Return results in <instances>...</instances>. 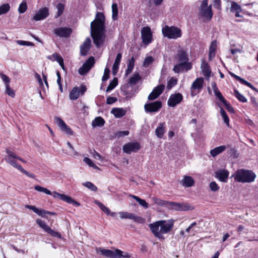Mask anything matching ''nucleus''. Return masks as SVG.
Wrapping results in <instances>:
<instances>
[{
    "mask_svg": "<svg viewBox=\"0 0 258 258\" xmlns=\"http://www.w3.org/2000/svg\"><path fill=\"white\" fill-rule=\"evenodd\" d=\"M217 43L216 41H213L211 42L210 48H209V59H211L213 58L216 54V50L217 49Z\"/></svg>",
    "mask_w": 258,
    "mask_h": 258,
    "instance_id": "34",
    "label": "nucleus"
},
{
    "mask_svg": "<svg viewBox=\"0 0 258 258\" xmlns=\"http://www.w3.org/2000/svg\"><path fill=\"white\" fill-rule=\"evenodd\" d=\"M154 61V58L152 56L147 57L144 61L143 66L145 67H148Z\"/></svg>",
    "mask_w": 258,
    "mask_h": 258,
    "instance_id": "56",
    "label": "nucleus"
},
{
    "mask_svg": "<svg viewBox=\"0 0 258 258\" xmlns=\"http://www.w3.org/2000/svg\"><path fill=\"white\" fill-rule=\"evenodd\" d=\"M162 32L164 37L170 39H176L182 35L181 29L175 26H165L162 28Z\"/></svg>",
    "mask_w": 258,
    "mask_h": 258,
    "instance_id": "5",
    "label": "nucleus"
},
{
    "mask_svg": "<svg viewBox=\"0 0 258 258\" xmlns=\"http://www.w3.org/2000/svg\"><path fill=\"white\" fill-rule=\"evenodd\" d=\"M135 65V59L132 57L130 59L128 60L127 63V68L125 71V76H127L133 70Z\"/></svg>",
    "mask_w": 258,
    "mask_h": 258,
    "instance_id": "37",
    "label": "nucleus"
},
{
    "mask_svg": "<svg viewBox=\"0 0 258 258\" xmlns=\"http://www.w3.org/2000/svg\"><path fill=\"white\" fill-rule=\"evenodd\" d=\"M117 101V99L115 97H108L106 100V103L107 104H111Z\"/></svg>",
    "mask_w": 258,
    "mask_h": 258,
    "instance_id": "64",
    "label": "nucleus"
},
{
    "mask_svg": "<svg viewBox=\"0 0 258 258\" xmlns=\"http://www.w3.org/2000/svg\"><path fill=\"white\" fill-rule=\"evenodd\" d=\"M131 254L120 249H115V258H130Z\"/></svg>",
    "mask_w": 258,
    "mask_h": 258,
    "instance_id": "35",
    "label": "nucleus"
},
{
    "mask_svg": "<svg viewBox=\"0 0 258 258\" xmlns=\"http://www.w3.org/2000/svg\"><path fill=\"white\" fill-rule=\"evenodd\" d=\"M140 149V144L137 142H130L125 144L122 148L124 153L131 154L132 152H136Z\"/></svg>",
    "mask_w": 258,
    "mask_h": 258,
    "instance_id": "14",
    "label": "nucleus"
},
{
    "mask_svg": "<svg viewBox=\"0 0 258 258\" xmlns=\"http://www.w3.org/2000/svg\"><path fill=\"white\" fill-rule=\"evenodd\" d=\"M162 107L160 101H155L153 103H147L144 105L145 110L147 113L158 111Z\"/></svg>",
    "mask_w": 258,
    "mask_h": 258,
    "instance_id": "15",
    "label": "nucleus"
},
{
    "mask_svg": "<svg viewBox=\"0 0 258 258\" xmlns=\"http://www.w3.org/2000/svg\"><path fill=\"white\" fill-rule=\"evenodd\" d=\"M94 63V58L93 56L90 57L79 69V73L81 75L86 74L93 67Z\"/></svg>",
    "mask_w": 258,
    "mask_h": 258,
    "instance_id": "11",
    "label": "nucleus"
},
{
    "mask_svg": "<svg viewBox=\"0 0 258 258\" xmlns=\"http://www.w3.org/2000/svg\"><path fill=\"white\" fill-rule=\"evenodd\" d=\"M72 32L71 28L68 27H59L53 30V33L60 37H69Z\"/></svg>",
    "mask_w": 258,
    "mask_h": 258,
    "instance_id": "17",
    "label": "nucleus"
},
{
    "mask_svg": "<svg viewBox=\"0 0 258 258\" xmlns=\"http://www.w3.org/2000/svg\"><path fill=\"white\" fill-rule=\"evenodd\" d=\"M165 86L163 84L157 86L149 94L148 99L149 100H153L156 99L163 92Z\"/></svg>",
    "mask_w": 258,
    "mask_h": 258,
    "instance_id": "20",
    "label": "nucleus"
},
{
    "mask_svg": "<svg viewBox=\"0 0 258 258\" xmlns=\"http://www.w3.org/2000/svg\"><path fill=\"white\" fill-rule=\"evenodd\" d=\"M56 8L57 9V14L55 17L58 18L62 14L64 6L62 4L59 3L57 5Z\"/></svg>",
    "mask_w": 258,
    "mask_h": 258,
    "instance_id": "55",
    "label": "nucleus"
},
{
    "mask_svg": "<svg viewBox=\"0 0 258 258\" xmlns=\"http://www.w3.org/2000/svg\"><path fill=\"white\" fill-rule=\"evenodd\" d=\"M181 184L184 187H189L193 186L195 184L194 178L190 176H184L180 182Z\"/></svg>",
    "mask_w": 258,
    "mask_h": 258,
    "instance_id": "27",
    "label": "nucleus"
},
{
    "mask_svg": "<svg viewBox=\"0 0 258 258\" xmlns=\"http://www.w3.org/2000/svg\"><path fill=\"white\" fill-rule=\"evenodd\" d=\"M16 42L17 44L20 45H26V46H33L34 44L29 41H26L24 40H16Z\"/></svg>",
    "mask_w": 258,
    "mask_h": 258,
    "instance_id": "58",
    "label": "nucleus"
},
{
    "mask_svg": "<svg viewBox=\"0 0 258 258\" xmlns=\"http://www.w3.org/2000/svg\"><path fill=\"white\" fill-rule=\"evenodd\" d=\"M176 58L180 62L191 63L190 62H188V57L187 54L183 50H180L177 52Z\"/></svg>",
    "mask_w": 258,
    "mask_h": 258,
    "instance_id": "26",
    "label": "nucleus"
},
{
    "mask_svg": "<svg viewBox=\"0 0 258 258\" xmlns=\"http://www.w3.org/2000/svg\"><path fill=\"white\" fill-rule=\"evenodd\" d=\"M201 69L203 75L206 78H209L211 75V70L206 62H203L201 65Z\"/></svg>",
    "mask_w": 258,
    "mask_h": 258,
    "instance_id": "36",
    "label": "nucleus"
},
{
    "mask_svg": "<svg viewBox=\"0 0 258 258\" xmlns=\"http://www.w3.org/2000/svg\"><path fill=\"white\" fill-rule=\"evenodd\" d=\"M111 113L114 115L116 118H121L126 113V110L122 108H113Z\"/></svg>",
    "mask_w": 258,
    "mask_h": 258,
    "instance_id": "28",
    "label": "nucleus"
},
{
    "mask_svg": "<svg viewBox=\"0 0 258 258\" xmlns=\"http://www.w3.org/2000/svg\"><path fill=\"white\" fill-rule=\"evenodd\" d=\"M110 70L108 68H105L104 72V75L102 77V80L106 81L109 78Z\"/></svg>",
    "mask_w": 258,
    "mask_h": 258,
    "instance_id": "61",
    "label": "nucleus"
},
{
    "mask_svg": "<svg viewBox=\"0 0 258 258\" xmlns=\"http://www.w3.org/2000/svg\"><path fill=\"white\" fill-rule=\"evenodd\" d=\"M191 69V63H184L183 62H180L174 66L173 70L175 73H179L180 72H182L184 70L186 71H188Z\"/></svg>",
    "mask_w": 258,
    "mask_h": 258,
    "instance_id": "24",
    "label": "nucleus"
},
{
    "mask_svg": "<svg viewBox=\"0 0 258 258\" xmlns=\"http://www.w3.org/2000/svg\"><path fill=\"white\" fill-rule=\"evenodd\" d=\"M1 77L2 80L5 82L6 85H10L9 83L10 82V79L8 76L5 74H1Z\"/></svg>",
    "mask_w": 258,
    "mask_h": 258,
    "instance_id": "62",
    "label": "nucleus"
},
{
    "mask_svg": "<svg viewBox=\"0 0 258 258\" xmlns=\"http://www.w3.org/2000/svg\"><path fill=\"white\" fill-rule=\"evenodd\" d=\"M97 254L102 255L108 258H115V250L97 247L96 249Z\"/></svg>",
    "mask_w": 258,
    "mask_h": 258,
    "instance_id": "21",
    "label": "nucleus"
},
{
    "mask_svg": "<svg viewBox=\"0 0 258 258\" xmlns=\"http://www.w3.org/2000/svg\"><path fill=\"white\" fill-rule=\"evenodd\" d=\"M49 15L48 9L44 8L39 10L34 16L33 19L35 21H40L46 18Z\"/></svg>",
    "mask_w": 258,
    "mask_h": 258,
    "instance_id": "22",
    "label": "nucleus"
},
{
    "mask_svg": "<svg viewBox=\"0 0 258 258\" xmlns=\"http://www.w3.org/2000/svg\"><path fill=\"white\" fill-rule=\"evenodd\" d=\"M91 42L90 38H87L80 46V53L82 55L85 56L87 54L90 48Z\"/></svg>",
    "mask_w": 258,
    "mask_h": 258,
    "instance_id": "25",
    "label": "nucleus"
},
{
    "mask_svg": "<svg viewBox=\"0 0 258 258\" xmlns=\"http://www.w3.org/2000/svg\"><path fill=\"white\" fill-rule=\"evenodd\" d=\"M105 21L104 14L97 12L95 20L91 23V34L93 42L99 47L103 43L105 39Z\"/></svg>",
    "mask_w": 258,
    "mask_h": 258,
    "instance_id": "1",
    "label": "nucleus"
},
{
    "mask_svg": "<svg viewBox=\"0 0 258 258\" xmlns=\"http://www.w3.org/2000/svg\"><path fill=\"white\" fill-rule=\"evenodd\" d=\"M121 57L122 55L120 53H118L116 55L115 61L112 66V73L114 75L117 73L118 70Z\"/></svg>",
    "mask_w": 258,
    "mask_h": 258,
    "instance_id": "30",
    "label": "nucleus"
},
{
    "mask_svg": "<svg viewBox=\"0 0 258 258\" xmlns=\"http://www.w3.org/2000/svg\"><path fill=\"white\" fill-rule=\"evenodd\" d=\"M239 81L242 84L246 85L248 86V87L251 88L253 90L255 89V88L249 82L246 81V80H244L243 79L241 78H238Z\"/></svg>",
    "mask_w": 258,
    "mask_h": 258,
    "instance_id": "59",
    "label": "nucleus"
},
{
    "mask_svg": "<svg viewBox=\"0 0 258 258\" xmlns=\"http://www.w3.org/2000/svg\"><path fill=\"white\" fill-rule=\"evenodd\" d=\"M165 132V123L164 122L160 123L158 127L155 130L156 135L158 138L161 139L162 138Z\"/></svg>",
    "mask_w": 258,
    "mask_h": 258,
    "instance_id": "29",
    "label": "nucleus"
},
{
    "mask_svg": "<svg viewBox=\"0 0 258 258\" xmlns=\"http://www.w3.org/2000/svg\"><path fill=\"white\" fill-rule=\"evenodd\" d=\"M129 131H119L115 133V136L120 138L123 136H127L129 135Z\"/></svg>",
    "mask_w": 258,
    "mask_h": 258,
    "instance_id": "60",
    "label": "nucleus"
},
{
    "mask_svg": "<svg viewBox=\"0 0 258 258\" xmlns=\"http://www.w3.org/2000/svg\"><path fill=\"white\" fill-rule=\"evenodd\" d=\"M27 208L32 210L34 213H36L39 216L42 217H45V214H49L51 215H54V213L46 211L43 209H38L34 206L27 205L26 206Z\"/></svg>",
    "mask_w": 258,
    "mask_h": 258,
    "instance_id": "23",
    "label": "nucleus"
},
{
    "mask_svg": "<svg viewBox=\"0 0 258 258\" xmlns=\"http://www.w3.org/2000/svg\"><path fill=\"white\" fill-rule=\"evenodd\" d=\"M226 149V146L225 145L217 147L210 151V154L212 157H215L224 151Z\"/></svg>",
    "mask_w": 258,
    "mask_h": 258,
    "instance_id": "33",
    "label": "nucleus"
},
{
    "mask_svg": "<svg viewBox=\"0 0 258 258\" xmlns=\"http://www.w3.org/2000/svg\"><path fill=\"white\" fill-rule=\"evenodd\" d=\"M6 93L12 97H14L15 96V93L14 91L11 88L10 85H6Z\"/></svg>",
    "mask_w": 258,
    "mask_h": 258,
    "instance_id": "54",
    "label": "nucleus"
},
{
    "mask_svg": "<svg viewBox=\"0 0 258 258\" xmlns=\"http://www.w3.org/2000/svg\"><path fill=\"white\" fill-rule=\"evenodd\" d=\"M82 185L93 191H96L97 190V186L91 182L87 181L83 182Z\"/></svg>",
    "mask_w": 258,
    "mask_h": 258,
    "instance_id": "46",
    "label": "nucleus"
},
{
    "mask_svg": "<svg viewBox=\"0 0 258 258\" xmlns=\"http://www.w3.org/2000/svg\"><path fill=\"white\" fill-rule=\"evenodd\" d=\"M170 205L172 208L180 211H185L193 210L194 207L188 203L170 202Z\"/></svg>",
    "mask_w": 258,
    "mask_h": 258,
    "instance_id": "13",
    "label": "nucleus"
},
{
    "mask_svg": "<svg viewBox=\"0 0 258 258\" xmlns=\"http://www.w3.org/2000/svg\"><path fill=\"white\" fill-rule=\"evenodd\" d=\"M141 78L138 73H135L132 77L130 78L128 83L131 85H135L141 80Z\"/></svg>",
    "mask_w": 258,
    "mask_h": 258,
    "instance_id": "40",
    "label": "nucleus"
},
{
    "mask_svg": "<svg viewBox=\"0 0 258 258\" xmlns=\"http://www.w3.org/2000/svg\"><path fill=\"white\" fill-rule=\"evenodd\" d=\"M36 223L42 229L44 230V231L50 234L51 236L57 237L60 239L61 238V235L60 233L51 229L50 227L45 223L44 221L40 219H38L36 220Z\"/></svg>",
    "mask_w": 258,
    "mask_h": 258,
    "instance_id": "9",
    "label": "nucleus"
},
{
    "mask_svg": "<svg viewBox=\"0 0 258 258\" xmlns=\"http://www.w3.org/2000/svg\"><path fill=\"white\" fill-rule=\"evenodd\" d=\"M220 113L223 119L224 122L228 126H229V119L227 115L226 112L224 111L223 108H220Z\"/></svg>",
    "mask_w": 258,
    "mask_h": 258,
    "instance_id": "49",
    "label": "nucleus"
},
{
    "mask_svg": "<svg viewBox=\"0 0 258 258\" xmlns=\"http://www.w3.org/2000/svg\"><path fill=\"white\" fill-rule=\"evenodd\" d=\"M19 168H20L19 170L24 174H25L27 176L32 178H34L35 177V175L33 173H30L28 172V171L24 169L22 167H19Z\"/></svg>",
    "mask_w": 258,
    "mask_h": 258,
    "instance_id": "63",
    "label": "nucleus"
},
{
    "mask_svg": "<svg viewBox=\"0 0 258 258\" xmlns=\"http://www.w3.org/2000/svg\"><path fill=\"white\" fill-rule=\"evenodd\" d=\"M177 83V79L174 77L171 78L168 81L167 88L168 90L171 89L175 86Z\"/></svg>",
    "mask_w": 258,
    "mask_h": 258,
    "instance_id": "45",
    "label": "nucleus"
},
{
    "mask_svg": "<svg viewBox=\"0 0 258 258\" xmlns=\"http://www.w3.org/2000/svg\"><path fill=\"white\" fill-rule=\"evenodd\" d=\"M229 173L225 169H220L215 172V177L219 181L227 182Z\"/></svg>",
    "mask_w": 258,
    "mask_h": 258,
    "instance_id": "19",
    "label": "nucleus"
},
{
    "mask_svg": "<svg viewBox=\"0 0 258 258\" xmlns=\"http://www.w3.org/2000/svg\"><path fill=\"white\" fill-rule=\"evenodd\" d=\"M211 190L213 191H216L219 189V186L215 181L211 182L209 184Z\"/></svg>",
    "mask_w": 258,
    "mask_h": 258,
    "instance_id": "57",
    "label": "nucleus"
},
{
    "mask_svg": "<svg viewBox=\"0 0 258 258\" xmlns=\"http://www.w3.org/2000/svg\"><path fill=\"white\" fill-rule=\"evenodd\" d=\"M234 95L240 101L242 102H246L247 101L246 98L237 90H234Z\"/></svg>",
    "mask_w": 258,
    "mask_h": 258,
    "instance_id": "53",
    "label": "nucleus"
},
{
    "mask_svg": "<svg viewBox=\"0 0 258 258\" xmlns=\"http://www.w3.org/2000/svg\"><path fill=\"white\" fill-rule=\"evenodd\" d=\"M54 122L59 126L60 129L69 135H73V132L71 128L67 125L65 122L59 117L55 116Z\"/></svg>",
    "mask_w": 258,
    "mask_h": 258,
    "instance_id": "12",
    "label": "nucleus"
},
{
    "mask_svg": "<svg viewBox=\"0 0 258 258\" xmlns=\"http://www.w3.org/2000/svg\"><path fill=\"white\" fill-rule=\"evenodd\" d=\"M118 214L121 219H128L132 220L133 213L127 212H120L118 213Z\"/></svg>",
    "mask_w": 258,
    "mask_h": 258,
    "instance_id": "48",
    "label": "nucleus"
},
{
    "mask_svg": "<svg viewBox=\"0 0 258 258\" xmlns=\"http://www.w3.org/2000/svg\"><path fill=\"white\" fill-rule=\"evenodd\" d=\"M174 225L173 220H159L151 223L149 227L154 235L159 239H164V234L169 233Z\"/></svg>",
    "mask_w": 258,
    "mask_h": 258,
    "instance_id": "2",
    "label": "nucleus"
},
{
    "mask_svg": "<svg viewBox=\"0 0 258 258\" xmlns=\"http://www.w3.org/2000/svg\"><path fill=\"white\" fill-rule=\"evenodd\" d=\"M200 15L206 20H210L213 16L211 6H208V3L202 2L200 12Z\"/></svg>",
    "mask_w": 258,
    "mask_h": 258,
    "instance_id": "8",
    "label": "nucleus"
},
{
    "mask_svg": "<svg viewBox=\"0 0 258 258\" xmlns=\"http://www.w3.org/2000/svg\"><path fill=\"white\" fill-rule=\"evenodd\" d=\"M104 123L105 121L101 117H97L93 120L92 124L94 127L102 126Z\"/></svg>",
    "mask_w": 258,
    "mask_h": 258,
    "instance_id": "39",
    "label": "nucleus"
},
{
    "mask_svg": "<svg viewBox=\"0 0 258 258\" xmlns=\"http://www.w3.org/2000/svg\"><path fill=\"white\" fill-rule=\"evenodd\" d=\"M83 161L86 164H87L89 167H92L95 169H99V167L97 166H96L90 158L88 157H85L83 159Z\"/></svg>",
    "mask_w": 258,
    "mask_h": 258,
    "instance_id": "47",
    "label": "nucleus"
},
{
    "mask_svg": "<svg viewBox=\"0 0 258 258\" xmlns=\"http://www.w3.org/2000/svg\"><path fill=\"white\" fill-rule=\"evenodd\" d=\"M112 18L113 20L117 19L118 17V7L116 3H113L112 5Z\"/></svg>",
    "mask_w": 258,
    "mask_h": 258,
    "instance_id": "42",
    "label": "nucleus"
},
{
    "mask_svg": "<svg viewBox=\"0 0 258 258\" xmlns=\"http://www.w3.org/2000/svg\"><path fill=\"white\" fill-rule=\"evenodd\" d=\"M212 88L213 89L214 93L216 97L223 103H226V100L222 96V94L218 89L215 83H213L212 85Z\"/></svg>",
    "mask_w": 258,
    "mask_h": 258,
    "instance_id": "32",
    "label": "nucleus"
},
{
    "mask_svg": "<svg viewBox=\"0 0 258 258\" xmlns=\"http://www.w3.org/2000/svg\"><path fill=\"white\" fill-rule=\"evenodd\" d=\"M134 222L139 223L143 224L145 222V219L142 217L137 216L135 214H133L132 219Z\"/></svg>",
    "mask_w": 258,
    "mask_h": 258,
    "instance_id": "51",
    "label": "nucleus"
},
{
    "mask_svg": "<svg viewBox=\"0 0 258 258\" xmlns=\"http://www.w3.org/2000/svg\"><path fill=\"white\" fill-rule=\"evenodd\" d=\"M130 197H131L132 198H133L134 199L136 200L138 202V203L141 206L144 207V208L146 209V208H148L149 207V205L146 202L145 200H144L143 199H142L140 198L139 197H137L136 196H135V195H130Z\"/></svg>",
    "mask_w": 258,
    "mask_h": 258,
    "instance_id": "38",
    "label": "nucleus"
},
{
    "mask_svg": "<svg viewBox=\"0 0 258 258\" xmlns=\"http://www.w3.org/2000/svg\"><path fill=\"white\" fill-rule=\"evenodd\" d=\"M6 152L7 154V155L5 158L6 161L12 166L17 168L19 170L20 169L19 167L22 166L17 163V160H18V156H17L14 152L10 151L8 149H6Z\"/></svg>",
    "mask_w": 258,
    "mask_h": 258,
    "instance_id": "7",
    "label": "nucleus"
},
{
    "mask_svg": "<svg viewBox=\"0 0 258 258\" xmlns=\"http://www.w3.org/2000/svg\"><path fill=\"white\" fill-rule=\"evenodd\" d=\"M86 91V88L82 86L80 88L77 87H75L73 88L69 94V97L71 100H76L79 97L80 93L83 94Z\"/></svg>",
    "mask_w": 258,
    "mask_h": 258,
    "instance_id": "18",
    "label": "nucleus"
},
{
    "mask_svg": "<svg viewBox=\"0 0 258 258\" xmlns=\"http://www.w3.org/2000/svg\"><path fill=\"white\" fill-rule=\"evenodd\" d=\"M182 99L183 96L179 93L172 94L168 100V105L170 107H174L179 104Z\"/></svg>",
    "mask_w": 258,
    "mask_h": 258,
    "instance_id": "16",
    "label": "nucleus"
},
{
    "mask_svg": "<svg viewBox=\"0 0 258 258\" xmlns=\"http://www.w3.org/2000/svg\"><path fill=\"white\" fill-rule=\"evenodd\" d=\"M141 38L143 43L148 45L152 41V33L150 28L144 27L141 30Z\"/></svg>",
    "mask_w": 258,
    "mask_h": 258,
    "instance_id": "10",
    "label": "nucleus"
},
{
    "mask_svg": "<svg viewBox=\"0 0 258 258\" xmlns=\"http://www.w3.org/2000/svg\"><path fill=\"white\" fill-rule=\"evenodd\" d=\"M255 174L249 170H238L234 175L235 180L240 182H251L255 178Z\"/></svg>",
    "mask_w": 258,
    "mask_h": 258,
    "instance_id": "4",
    "label": "nucleus"
},
{
    "mask_svg": "<svg viewBox=\"0 0 258 258\" xmlns=\"http://www.w3.org/2000/svg\"><path fill=\"white\" fill-rule=\"evenodd\" d=\"M117 85V79L114 78L111 82L110 83L106 89V92H109L113 90Z\"/></svg>",
    "mask_w": 258,
    "mask_h": 258,
    "instance_id": "52",
    "label": "nucleus"
},
{
    "mask_svg": "<svg viewBox=\"0 0 258 258\" xmlns=\"http://www.w3.org/2000/svg\"><path fill=\"white\" fill-rule=\"evenodd\" d=\"M95 203L99 206V207L107 215H109V214L110 213V209L107 208V207L105 206L103 204H102L101 202L95 201Z\"/></svg>",
    "mask_w": 258,
    "mask_h": 258,
    "instance_id": "43",
    "label": "nucleus"
},
{
    "mask_svg": "<svg viewBox=\"0 0 258 258\" xmlns=\"http://www.w3.org/2000/svg\"><path fill=\"white\" fill-rule=\"evenodd\" d=\"M204 79L198 78L194 81L190 88L191 96L194 97L199 93L203 87Z\"/></svg>",
    "mask_w": 258,
    "mask_h": 258,
    "instance_id": "6",
    "label": "nucleus"
},
{
    "mask_svg": "<svg viewBox=\"0 0 258 258\" xmlns=\"http://www.w3.org/2000/svg\"><path fill=\"white\" fill-rule=\"evenodd\" d=\"M48 58L53 61L56 60L61 68L64 69L63 60L61 56L57 53H54L50 56L48 57Z\"/></svg>",
    "mask_w": 258,
    "mask_h": 258,
    "instance_id": "31",
    "label": "nucleus"
},
{
    "mask_svg": "<svg viewBox=\"0 0 258 258\" xmlns=\"http://www.w3.org/2000/svg\"><path fill=\"white\" fill-rule=\"evenodd\" d=\"M34 189L39 192H43L48 195H52L54 198H58L63 201H64L69 204H72L76 207H78L80 204L78 202L74 200L71 197L67 195L59 194L56 191L51 192L48 189L42 187L40 185H36L34 186Z\"/></svg>",
    "mask_w": 258,
    "mask_h": 258,
    "instance_id": "3",
    "label": "nucleus"
},
{
    "mask_svg": "<svg viewBox=\"0 0 258 258\" xmlns=\"http://www.w3.org/2000/svg\"><path fill=\"white\" fill-rule=\"evenodd\" d=\"M27 9V5L26 1H23L19 5L18 11L20 13H24Z\"/></svg>",
    "mask_w": 258,
    "mask_h": 258,
    "instance_id": "50",
    "label": "nucleus"
},
{
    "mask_svg": "<svg viewBox=\"0 0 258 258\" xmlns=\"http://www.w3.org/2000/svg\"><path fill=\"white\" fill-rule=\"evenodd\" d=\"M10 9V6L9 4H4L0 6V15L8 13Z\"/></svg>",
    "mask_w": 258,
    "mask_h": 258,
    "instance_id": "44",
    "label": "nucleus"
},
{
    "mask_svg": "<svg viewBox=\"0 0 258 258\" xmlns=\"http://www.w3.org/2000/svg\"><path fill=\"white\" fill-rule=\"evenodd\" d=\"M231 7H230V12L232 13H235L238 11H241V8L240 5L237 4L235 2H231Z\"/></svg>",
    "mask_w": 258,
    "mask_h": 258,
    "instance_id": "41",
    "label": "nucleus"
}]
</instances>
